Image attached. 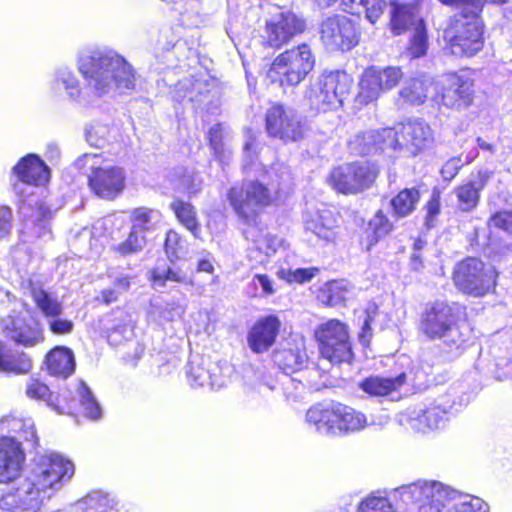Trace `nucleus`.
<instances>
[{
  "mask_svg": "<svg viewBox=\"0 0 512 512\" xmlns=\"http://www.w3.org/2000/svg\"><path fill=\"white\" fill-rule=\"evenodd\" d=\"M33 368L31 357L23 352L13 350L0 341V372L9 375H25Z\"/></svg>",
  "mask_w": 512,
  "mask_h": 512,
  "instance_id": "obj_30",
  "label": "nucleus"
},
{
  "mask_svg": "<svg viewBox=\"0 0 512 512\" xmlns=\"http://www.w3.org/2000/svg\"><path fill=\"white\" fill-rule=\"evenodd\" d=\"M421 200L419 187L400 189L389 202L392 216L398 220L410 216L417 209Z\"/></svg>",
  "mask_w": 512,
  "mask_h": 512,
  "instance_id": "obj_32",
  "label": "nucleus"
},
{
  "mask_svg": "<svg viewBox=\"0 0 512 512\" xmlns=\"http://www.w3.org/2000/svg\"><path fill=\"white\" fill-rule=\"evenodd\" d=\"M483 11L453 14L448 17L442 31L444 49L452 56L471 58L484 49L485 23Z\"/></svg>",
  "mask_w": 512,
  "mask_h": 512,
  "instance_id": "obj_4",
  "label": "nucleus"
},
{
  "mask_svg": "<svg viewBox=\"0 0 512 512\" xmlns=\"http://www.w3.org/2000/svg\"><path fill=\"white\" fill-rule=\"evenodd\" d=\"M131 278L127 275L115 279L114 286L120 291H128L130 288Z\"/></svg>",
  "mask_w": 512,
  "mask_h": 512,
  "instance_id": "obj_64",
  "label": "nucleus"
},
{
  "mask_svg": "<svg viewBox=\"0 0 512 512\" xmlns=\"http://www.w3.org/2000/svg\"><path fill=\"white\" fill-rule=\"evenodd\" d=\"M353 84V77L344 70L324 71L309 85L305 97L310 108L318 113L336 111L350 96Z\"/></svg>",
  "mask_w": 512,
  "mask_h": 512,
  "instance_id": "obj_7",
  "label": "nucleus"
},
{
  "mask_svg": "<svg viewBox=\"0 0 512 512\" xmlns=\"http://www.w3.org/2000/svg\"><path fill=\"white\" fill-rule=\"evenodd\" d=\"M466 308L447 301L436 300L428 303L420 314L418 331L429 340H440L458 329L460 313L465 316Z\"/></svg>",
  "mask_w": 512,
  "mask_h": 512,
  "instance_id": "obj_13",
  "label": "nucleus"
},
{
  "mask_svg": "<svg viewBox=\"0 0 512 512\" xmlns=\"http://www.w3.org/2000/svg\"><path fill=\"white\" fill-rule=\"evenodd\" d=\"M319 273V269L317 267H309V268H297V269H286L280 268L277 271V276L279 279L285 281L286 283L292 284H304L306 282L311 281L317 274Z\"/></svg>",
  "mask_w": 512,
  "mask_h": 512,
  "instance_id": "obj_43",
  "label": "nucleus"
},
{
  "mask_svg": "<svg viewBox=\"0 0 512 512\" xmlns=\"http://www.w3.org/2000/svg\"><path fill=\"white\" fill-rule=\"evenodd\" d=\"M17 180L29 186H45L50 180V169L38 155L29 153L21 157L12 168Z\"/></svg>",
  "mask_w": 512,
  "mask_h": 512,
  "instance_id": "obj_23",
  "label": "nucleus"
},
{
  "mask_svg": "<svg viewBox=\"0 0 512 512\" xmlns=\"http://www.w3.org/2000/svg\"><path fill=\"white\" fill-rule=\"evenodd\" d=\"M269 186L259 179L242 180L226 191V200L237 219L244 225L257 227L260 215L276 202Z\"/></svg>",
  "mask_w": 512,
  "mask_h": 512,
  "instance_id": "obj_5",
  "label": "nucleus"
},
{
  "mask_svg": "<svg viewBox=\"0 0 512 512\" xmlns=\"http://www.w3.org/2000/svg\"><path fill=\"white\" fill-rule=\"evenodd\" d=\"M488 227L496 230H502L512 235V211L501 210L493 213L488 219Z\"/></svg>",
  "mask_w": 512,
  "mask_h": 512,
  "instance_id": "obj_50",
  "label": "nucleus"
},
{
  "mask_svg": "<svg viewBox=\"0 0 512 512\" xmlns=\"http://www.w3.org/2000/svg\"><path fill=\"white\" fill-rule=\"evenodd\" d=\"M266 45L278 49L288 43L295 35L305 30L304 20L292 12H282L277 20L265 25Z\"/></svg>",
  "mask_w": 512,
  "mask_h": 512,
  "instance_id": "obj_20",
  "label": "nucleus"
},
{
  "mask_svg": "<svg viewBox=\"0 0 512 512\" xmlns=\"http://www.w3.org/2000/svg\"><path fill=\"white\" fill-rule=\"evenodd\" d=\"M12 228V210L8 206H0V240L7 238Z\"/></svg>",
  "mask_w": 512,
  "mask_h": 512,
  "instance_id": "obj_57",
  "label": "nucleus"
},
{
  "mask_svg": "<svg viewBox=\"0 0 512 512\" xmlns=\"http://www.w3.org/2000/svg\"><path fill=\"white\" fill-rule=\"evenodd\" d=\"M126 173L118 165H91L87 175V186L96 197L113 201L118 198L126 188Z\"/></svg>",
  "mask_w": 512,
  "mask_h": 512,
  "instance_id": "obj_17",
  "label": "nucleus"
},
{
  "mask_svg": "<svg viewBox=\"0 0 512 512\" xmlns=\"http://www.w3.org/2000/svg\"><path fill=\"white\" fill-rule=\"evenodd\" d=\"M48 328L54 335H67L70 334L74 329V323L72 320L66 318H48Z\"/></svg>",
  "mask_w": 512,
  "mask_h": 512,
  "instance_id": "obj_55",
  "label": "nucleus"
},
{
  "mask_svg": "<svg viewBox=\"0 0 512 512\" xmlns=\"http://www.w3.org/2000/svg\"><path fill=\"white\" fill-rule=\"evenodd\" d=\"M342 5L349 9L361 6L365 13V18L371 23H376L383 15L387 3L386 0H342Z\"/></svg>",
  "mask_w": 512,
  "mask_h": 512,
  "instance_id": "obj_41",
  "label": "nucleus"
},
{
  "mask_svg": "<svg viewBox=\"0 0 512 512\" xmlns=\"http://www.w3.org/2000/svg\"><path fill=\"white\" fill-rule=\"evenodd\" d=\"M428 86L424 80L413 78L399 91V97L405 104L421 105L425 102Z\"/></svg>",
  "mask_w": 512,
  "mask_h": 512,
  "instance_id": "obj_40",
  "label": "nucleus"
},
{
  "mask_svg": "<svg viewBox=\"0 0 512 512\" xmlns=\"http://www.w3.org/2000/svg\"><path fill=\"white\" fill-rule=\"evenodd\" d=\"M209 82L206 79L192 77L189 79V84L186 91L190 93L189 100H197L201 97H206L210 93Z\"/></svg>",
  "mask_w": 512,
  "mask_h": 512,
  "instance_id": "obj_53",
  "label": "nucleus"
},
{
  "mask_svg": "<svg viewBox=\"0 0 512 512\" xmlns=\"http://www.w3.org/2000/svg\"><path fill=\"white\" fill-rule=\"evenodd\" d=\"M47 405L60 414L73 415L81 407L84 416L89 419H98L101 415L99 404L89 387L82 381L78 383L75 392L67 388L59 390L56 394L51 392Z\"/></svg>",
  "mask_w": 512,
  "mask_h": 512,
  "instance_id": "obj_16",
  "label": "nucleus"
},
{
  "mask_svg": "<svg viewBox=\"0 0 512 512\" xmlns=\"http://www.w3.org/2000/svg\"><path fill=\"white\" fill-rule=\"evenodd\" d=\"M154 210L148 207H137L130 212V229L145 234L152 228V215Z\"/></svg>",
  "mask_w": 512,
  "mask_h": 512,
  "instance_id": "obj_44",
  "label": "nucleus"
},
{
  "mask_svg": "<svg viewBox=\"0 0 512 512\" xmlns=\"http://www.w3.org/2000/svg\"><path fill=\"white\" fill-rule=\"evenodd\" d=\"M282 323L275 314L259 317L247 332V343L255 354H263L272 348L281 332Z\"/></svg>",
  "mask_w": 512,
  "mask_h": 512,
  "instance_id": "obj_19",
  "label": "nucleus"
},
{
  "mask_svg": "<svg viewBox=\"0 0 512 512\" xmlns=\"http://www.w3.org/2000/svg\"><path fill=\"white\" fill-rule=\"evenodd\" d=\"M208 143L213 150L217 151L222 148V134L219 127H212L208 131Z\"/></svg>",
  "mask_w": 512,
  "mask_h": 512,
  "instance_id": "obj_59",
  "label": "nucleus"
},
{
  "mask_svg": "<svg viewBox=\"0 0 512 512\" xmlns=\"http://www.w3.org/2000/svg\"><path fill=\"white\" fill-rule=\"evenodd\" d=\"M254 280H257L262 288L264 295H272L275 292L272 280L266 274H256Z\"/></svg>",
  "mask_w": 512,
  "mask_h": 512,
  "instance_id": "obj_61",
  "label": "nucleus"
},
{
  "mask_svg": "<svg viewBox=\"0 0 512 512\" xmlns=\"http://www.w3.org/2000/svg\"><path fill=\"white\" fill-rule=\"evenodd\" d=\"M413 414L410 418L412 427L424 433L438 429L444 423L447 409L440 404L432 403Z\"/></svg>",
  "mask_w": 512,
  "mask_h": 512,
  "instance_id": "obj_33",
  "label": "nucleus"
},
{
  "mask_svg": "<svg viewBox=\"0 0 512 512\" xmlns=\"http://www.w3.org/2000/svg\"><path fill=\"white\" fill-rule=\"evenodd\" d=\"M150 282L153 285L164 287L168 281L175 283H186L187 277L181 270H174L168 267L165 271L153 268L150 271Z\"/></svg>",
  "mask_w": 512,
  "mask_h": 512,
  "instance_id": "obj_45",
  "label": "nucleus"
},
{
  "mask_svg": "<svg viewBox=\"0 0 512 512\" xmlns=\"http://www.w3.org/2000/svg\"><path fill=\"white\" fill-rule=\"evenodd\" d=\"M498 278L499 272L493 265L473 256L457 262L452 271L455 288L463 295L474 298L495 293Z\"/></svg>",
  "mask_w": 512,
  "mask_h": 512,
  "instance_id": "obj_8",
  "label": "nucleus"
},
{
  "mask_svg": "<svg viewBox=\"0 0 512 512\" xmlns=\"http://www.w3.org/2000/svg\"><path fill=\"white\" fill-rule=\"evenodd\" d=\"M273 361L284 373L291 374L306 366L308 356L303 345L289 343L286 347L274 352Z\"/></svg>",
  "mask_w": 512,
  "mask_h": 512,
  "instance_id": "obj_29",
  "label": "nucleus"
},
{
  "mask_svg": "<svg viewBox=\"0 0 512 512\" xmlns=\"http://www.w3.org/2000/svg\"><path fill=\"white\" fill-rule=\"evenodd\" d=\"M34 211L39 220H47L52 217V211L44 201H38L34 206Z\"/></svg>",
  "mask_w": 512,
  "mask_h": 512,
  "instance_id": "obj_62",
  "label": "nucleus"
},
{
  "mask_svg": "<svg viewBox=\"0 0 512 512\" xmlns=\"http://www.w3.org/2000/svg\"><path fill=\"white\" fill-rule=\"evenodd\" d=\"M357 512H394V509L388 498L369 495L359 503Z\"/></svg>",
  "mask_w": 512,
  "mask_h": 512,
  "instance_id": "obj_47",
  "label": "nucleus"
},
{
  "mask_svg": "<svg viewBox=\"0 0 512 512\" xmlns=\"http://www.w3.org/2000/svg\"><path fill=\"white\" fill-rule=\"evenodd\" d=\"M65 89L68 91L71 97H78L81 93L80 85L75 80H64Z\"/></svg>",
  "mask_w": 512,
  "mask_h": 512,
  "instance_id": "obj_63",
  "label": "nucleus"
},
{
  "mask_svg": "<svg viewBox=\"0 0 512 512\" xmlns=\"http://www.w3.org/2000/svg\"><path fill=\"white\" fill-rule=\"evenodd\" d=\"M96 301L103 305H109L118 301V294L115 289H103L96 297Z\"/></svg>",
  "mask_w": 512,
  "mask_h": 512,
  "instance_id": "obj_60",
  "label": "nucleus"
},
{
  "mask_svg": "<svg viewBox=\"0 0 512 512\" xmlns=\"http://www.w3.org/2000/svg\"><path fill=\"white\" fill-rule=\"evenodd\" d=\"M265 130L268 137L287 145L303 141L310 128L305 117L295 109L274 103L266 110Z\"/></svg>",
  "mask_w": 512,
  "mask_h": 512,
  "instance_id": "obj_12",
  "label": "nucleus"
},
{
  "mask_svg": "<svg viewBox=\"0 0 512 512\" xmlns=\"http://www.w3.org/2000/svg\"><path fill=\"white\" fill-rule=\"evenodd\" d=\"M367 425L365 414L338 401L336 434H349L364 429Z\"/></svg>",
  "mask_w": 512,
  "mask_h": 512,
  "instance_id": "obj_35",
  "label": "nucleus"
},
{
  "mask_svg": "<svg viewBox=\"0 0 512 512\" xmlns=\"http://www.w3.org/2000/svg\"><path fill=\"white\" fill-rule=\"evenodd\" d=\"M434 142L429 123L421 118H406L390 126L358 131L348 140L347 148L354 157L379 156L394 162V153L405 151L414 158L431 149Z\"/></svg>",
  "mask_w": 512,
  "mask_h": 512,
  "instance_id": "obj_1",
  "label": "nucleus"
},
{
  "mask_svg": "<svg viewBox=\"0 0 512 512\" xmlns=\"http://www.w3.org/2000/svg\"><path fill=\"white\" fill-rule=\"evenodd\" d=\"M402 77L403 72L400 67H367L359 79L358 91L354 97L355 107L362 109L377 102L383 93L395 88Z\"/></svg>",
  "mask_w": 512,
  "mask_h": 512,
  "instance_id": "obj_14",
  "label": "nucleus"
},
{
  "mask_svg": "<svg viewBox=\"0 0 512 512\" xmlns=\"http://www.w3.org/2000/svg\"><path fill=\"white\" fill-rule=\"evenodd\" d=\"M442 197L439 189H433L431 195L424 205V222L427 228L435 226L438 216L441 214Z\"/></svg>",
  "mask_w": 512,
  "mask_h": 512,
  "instance_id": "obj_46",
  "label": "nucleus"
},
{
  "mask_svg": "<svg viewBox=\"0 0 512 512\" xmlns=\"http://www.w3.org/2000/svg\"><path fill=\"white\" fill-rule=\"evenodd\" d=\"M338 401L325 400L312 405L306 412V422L319 433L336 435Z\"/></svg>",
  "mask_w": 512,
  "mask_h": 512,
  "instance_id": "obj_25",
  "label": "nucleus"
},
{
  "mask_svg": "<svg viewBox=\"0 0 512 512\" xmlns=\"http://www.w3.org/2000/svg\"><path fill=\"white\" fill-rule=\"evenodd\" d=\"M477 93L475 71L469 67H462L457 71L443 74V82L436 98L442 106L462 111L474 104Z\"/></svg>",
  "mask_w": 512,
  "mask_h": 512,
  "instance_id": "obj_11",
  "label": "nucleus"
},
{
  "mask_svg": "<svg viewBox=\"0 0 512 512\" xmlns=\"http://www.w3.org/2000/svg\"><path fill=\"white\" fill-rule=\"evenodd\" d=\"M428 47L429 36L426 22L423 18H418L408 42L407 53L412 59L420 58L426 55Z\"/></svg>",
  "mask_w": 512,
  "mask_h": 512,
  "instance_id": "obj_39",
  "label": "nucleus"
},
{
  "mask_svg": "<svg viewBox=\"0 0 512 512\" xmlns=\"http://www.w3.org/2000/svg\"><path fill=\"white\" fill-rule=\"evenodd\" d=\"M359 17L333 14L320 23L319 34L322 43L333 51L347 52L356 47L361 38Z\"/></svg>",
  "mask_w": 512,
  "mask_h": 512,
  "instance_id": "obj_15",
  "label": "nucleus"
},
{
  "mask_svg": "<svg viewBox=\"0 0 512 512\" xmlns=\"http://www.w3.org/2000/svg\"><path fill=\"white\" fill-rule=\"evenodd\" d=\"M319 358L332 366L351 365L355 360L349 325L337 318L319 323L313 331Z\"/></svg>",
  "mask_w": 512,
  "mask_h": 512,
  "instance_id": "obj_6",
  "label": "nucleus"
},
{
  "mask_svg": "<svg viewBox=\"0 0 512 512\" xmlns=\"http://www.w3.org/2000/svg\"><path fill=\"white\" fill-rule=\"evenodd\" d=\"M30 296L44 318H56L63 312L62 303L42 286L30 285Z\"/></svg>",
  "mask_w": 512,
  "mask_h": 512,
  "instance_id": "obj_36",
  "label": "nucleus"
},
{
  "mask_svg": "<svg viewBox=\"0 0 512 512\" xmlns=\"http://www.w3.org/2000/svg\"><path fill=\"white\" fill-rule=\"evenodd\" d=\"M370 230L368 248L376 245L394 230V223L383 209H378L368 221Z\"/></svg>",
  "mask_w": 512,
  "mask_h": 512,
  "instance_id": "obj_38",
  "label": "nucleus"
},
{
  "mask_svg": "<svg viewBox=\"0 0 512 512\" xmlns=\"http://www.w3.org/2000/svg\"><path fill=\"white\" fill-rule=\"evenodd\" d=\"M24 459L19 442L9 437L0 438V483H9L18 478Z\"/></svg>",
  "mask_w": 512,
  "mask_h": 512,
  "instance_id": "obj_24",
  "label": "nucleus"
},
{
  "mask_svg": "<svg viewBox=\"0 0 512 512\" xmlns=\"http://www.w3.org/2000/svg\"><path fill=\"white\" fill-rule=\"evenodd\" d=\"M184 192L188 197H194L201 191L202 180L192 174L183 175L181 178Z\"/></svg>",
  "mask_w": 512,
  "mask_h": 512,
  "instance_id": "obj_56",
  "label": "nucleus"
},
{
  "mask_svg": "<svg viewBox=\"0 0 512 512\" xmlns=\"http://www.w3.org/2000/svg\"><path fill=\"white\" fill-rule=\"evenodd\" d=\"M390 6L389 28L394 35H402L409 30L411 25H416L420 0L410 2L390 0Z\"/></svg>",
  "mask_w": 512,
  "mask_h": 512,
  "instance_id": "obj_27",
  "label": "nucleus"
},
{
  "mask_svg": "<svg viewBox=\"0 0 512 512\" xmlns=\"http://www.w3.org/2000/svg\"><path fill=\"white\" fill-rule=\"evenodd\" d=\"M26 395L30 399L48 402L51 398L49 386L39 378H30L26 384Z\"/></svg>",
  "mask_w": 512,
  "mask_h": 512,
  "instance_id": "obj_49",
  "label": "nucleus"
},
{
  "mask_svg": "<svg viewBox=\"0 0 512 512\" xmlns=\"http://www.w3.org/2000/svg\"><path fill=\"white\" fill-rule=\"evenodd\" d=\"M169 209L182 227L189 231L195 239H201V222L197 208L191 202L175 198L169 204Z\"/></svg>",
  "mask_w": 512,
  "mask_h": 512,
  "instance_id": "obj_31",
  "label": "nucleus"
},
{
  "mask_svg": "<svg viewBox=\"0 0 512 512\" xmlns=\"http://www.w3.org/2000/svg\"><path fill=\"white\" fill-rule=\"evenodd\" d=\"M145 244L146 237L130 229L127 237L120 243L113 245L111 250L120 257H126L142 251Z\"/></svg>",
  "mask_w": 512,
  "mask_h": 512,
  "instance_id": "obj_42",
  "label": "nucleus"
},
{
  "mask_svg": "<svg viewBox=\"0 0 512 512\" xmlns=\"http://www.w3.org/2000/svg\"><path fill=\"white\" fill-rule=\"evenodd\" d=\"M340 214L335 210L323 209L315 219L311 220V230L319 238L326 241H334L339 228L338 218Z\"/></svg>",
  "mask_w": 512,
  "mask_h": 512,
  "instance_id": "obj_37",
  "label": "nucleus"
},
{
  "mask_svg": "<svg viewBox=\"0 0 512 512\" xmlns=\"http://www.w3.org/2000/svg\"><path fill=\"white\" fill-rule=\"evenodd\" d=\"M349 289L343 280L333 279L319 287L317 300L325 307H344L348 302Z\"/></svg>",
  "mask_w": 512,
  "mask_h": 512,
  "instance_id": "obj_34",
  "label": "nucleus"
},
{
  "mask_svg": "<svg viewBox=\"0 0 512 512\" xmlns=\"http://www.w3.org/2000/svg\"><path fill=\"white\" fill-rule=\"evenodd\" d=\"M283 394L287 400L297 401L304 393L305 386L293 378L286 377L282 383Z\"/></svg>",
  "mask_w": 512,
  "mask_h": 512,
  "instance_id": "obj_54",
  "label": "nucleus"
},
{
  "mask_svg": "<svg viewBox=\"0 0 512 512\" xmlns=\"http://www.w3.org/2000/svg\"><path fill=\"white\" fill-rule=\"evenodd\" d=\"M452 512H489V506L481 498L472 497L464 502L452 501Z\"/></svg>",
  "mask_w": 512,
  "mask_h": 512,
  "instance_id": "obj_52",
  "label": "nucleus"
},
{
  "mask_svg": "<svg viewBox=\"0 0 512 512\" xmlns=\"http://www.w3.org/2000/svg\"><path fill=\"white\" fill-rule=\"evenodd\" d=\"M372 322H373V318L372 316L368 315L362 326H361V330L360 332L358 333V340L360 342V344L364 347V348H369L370 347V344H371V340H372Z\"/></svg>",
  "mask_w": 512,
  "mask_h": 512,
  "instance_id": "obj_58",
  "label": "nucleus"
},
{
  "mask_svg": "<svg viewBox=\"0 0 512 512\" xmlns=\"http://www.w3.org/2000/svg\"><path fill=\"white\" fill-rule=\"evenodd\" d=\"M443 6L460 9L458 14H467L475 11H483L484 0H438Z\"/></svg>",
  "mask_w": 512,
  "mask_h": 512,
  "instance_id": "obj_51",
  "label": "nucleus"
},
{
  "mask_svg": "<svg viewBox=\"0 0 512 512\" xmlns=\"http://www.w3.org/2000/svg\"><path fill=\"white\" fill-rule=\"evenodd\" d=\"M4 332L16 344L24 347H34L44 341L41 324L33 317L20 315L9 317V322L5 325Z\"/></svg>",
  "mask_w": 512,
  "mask_h": 512,
  "instance_id": "obj_22",
  "label": "nucleus"
},
{
  "mask_svg": "<svg viewBox=\"0 0 512 512\" xmlns=\"http://www.w3.org/2000/svg\"><path fill=\"white\" fill-rule=\"evenodd\" d=\"M472 176V179L454 188L458 208L464 213L472 212L478 207L481 201V192L493 177V171L480 168Z\"/></svg>",
  "mask_w": 512,
  "mask_h": 512,
  "instance_id": "obj_21",
  "label": "nucleus"
},
{
  "mask_svg": "<svg viewBox=\"0 0 512 512\" xmlns=\"http://www.w3.org/2000/svg\"><path fill=\"white\" fill-rule=\"evenodd\" d=\"M440 487L436 482L416 481L403 486L399 494L406 503H421L418 512H452V501L441 499Z\"/></svg>",
  "mask_w": 512,
  "mask_h": 512,
  "instance_id": "obj_18",
  "label": "nucleus"
},
{
  "mask_svg": "<svg viewBox=\"0 0 512 512\" xmlns=\"http://www.w3.org/2000/svg\"><path fill=\"white\" fill-rule=\"evenodd\" d=\"M164 252L167 258L174 262L179 259L180 252L182 250V236L175 229L167 230L165 234V240L163 244Z\"/></svg>",
  "mask_w": 512,
  "mask_h": 512,
  "instance_id": "obj_48",
  "label": "nucleus"
},
{
  "mask_svg": "<svg viewBox=\"0 0 512 512\" xmlns=\"http://www.w3.org/2000/svg\"><path fill=\"white\" fill-rule=\"evenodd\" d=\"M406 381L407 375L404 372L395 377L371 375L359 383V388L371 397H385L399 391Z\"/></svg>",
  "mask_w": 512,
  "mask_h": 512,
  "instance_id": "obj_28",
  "label": "nucleus"
},
{
  "mask_svg": "<svg viewBox=\"0 0 512 512\" xmlns=\"http://www.w3.org/2000/svg\"><path fill=\"white\" fill-rule=\"evenodd\" d=\"M73 473L71 461L58 455H43L36 465L34 481L4 493L1 505L8 511L36 512L42 505L41 493L69 479Z\"/></svg>",
  "mask_w": 512,
  "mask_h": 512,
  "instance_id": "obj_2",
  "label": "nucleus"
},
{
  "mask_svg": "<svg viewBox=\"0 0 512 512\" xmlns=\"http://www.w3.org/2000/svg\"><path fill=\"white\" fill-rule=\"evenodd\" d=\"M79 71L84 78L94 80L98 96L108 93L111 88L123 93L136 87L134 68L116 52H95L83 57Z\"/></svg>",
  "mask_w": 512,
  "mask_h": 512,
  "instance_id": "obj_3",
  "label": "nucleus"
},
{
  "mask_svg": "<svg viewBox=\"0 0 512 512\" xmlns=\"http://www.w3.org/2000/svg\"><path fill=\"white\" fill-rule=\"evenodd\" d=\"M47 373L58 379H67L74 374L76 361L73 351L62 345L50 349L44 357Z\"/></svg>",
  "mask_w": 512,
  "mask_h": 512,
  "instance_id": "obj_26",
  "label": "nucleus"
},
{
  "mask_svg": "<svg viewBox=\"0 0 512 512\" xmlns=\"http://www.w3.org/2000/svg\"><path fill=\"white\" fill-rule=\"evenodd\" d=\"M315 66V57L308 44L302 43L277 55L268 70L272 81L281 86H297Z\"/></svg>",
  "mask_w": 512,
  "mask_h": 512,
  "instance_id": "obj_10",
  "label": "nucleus"
},
{
  "mask_svg": "<svg viewBox=\"0 0 512 512\" xmlns=\"http://www.w3.org/2000/svg\"><path fill=\"white\" fill-rule=\"evenodd\" d=\"M381 166L376 160L362 159L332 167L327 175V183L339 194L357 195L371 189L381 174Z\"/></svg>",
  "mask_w": 512,
  "mask_h": 512,
  "instance_id": "obj_9",
  "label": "nucleus"
}]
</instances>
